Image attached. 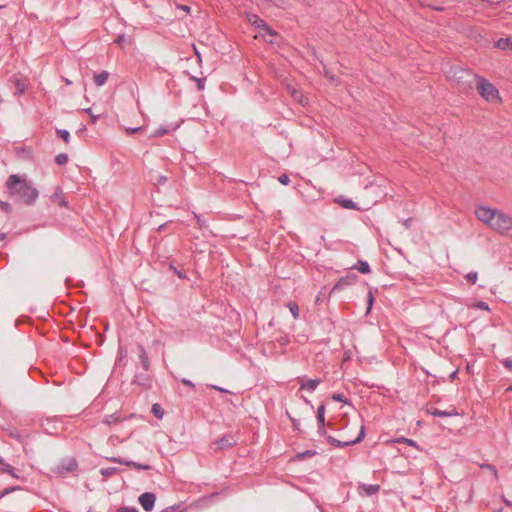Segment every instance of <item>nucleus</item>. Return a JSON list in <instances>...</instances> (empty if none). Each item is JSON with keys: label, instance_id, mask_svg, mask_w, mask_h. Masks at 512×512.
I'll list each match as a JSON object with an SVG mask.
<instances>
[{"label": "nucleus", "instance_id": "de8ad7c7", "mask_svg": "<svg viewBox=\"0 0 512 512\" xmlns=\"http://www.w3.org/2000/svg\"><path fill=\"white\" fill-rule=\"evenodd\" d=\"M66 84H71V82L68 79H65Z\"/></svg>", "mask_w": 512, "mask_h": 512}, {"label": "nucleus", "instance_id": "7ed1b4c3", "mask_svg": "<svg viewBox=\"0 0 512 512\" xmlns=\"http://www.w3.org/2000/svg\"><path fill=\"white\" fill-rule=\"evenodd\" d=\"M475 88L478 94L490 104H501L502 98L497 87L486 78L475 75Z\"/></svg>", "mask_w": 512, "mask_h": 512}, {"label": "nucleus", "instance_id": "4468645a", "mask_svg": "<svg viewBox=\"0 0 512 512\" xmlns=\"http://www.w3.org/2000/svg\"><path fill=\"white\" fill-rule=\"evenodd\" d=\"M109 78V73L107 71H101L99 73L94 74V82L97 86H103Z\"/></svg>", "mask_w": 512, "mask_h": 512}, {"label": "nucleus", "instance_id": "9d476101", "mask_svg": "<svg viewBox=\"0 0 512 512\" xmlns=\"http://www.w3.org/2000/svg\"><path fill=\"white\" fill-rule=\"evenodd\" d=\"M11 81L14 84V86L16 88V92L19 95H23L26 92L28 85L24 78L15 75L12 77Z\"/></svg>", "mask_w": 512, "mask_h": 512}, {"label": "nucleus", "instance_id": "c03bdc74", "mask_svg": "<svg viewBox=\"0 0 512 512\" xmlns=\"http://www.w3.org/2000/svg\"><path fill=\"white\" fill-rule=\"evenodd\" d=\"M368 302H369V307H371V305H372V303H373V296H372V294H371V293L369 294V301H368ZM369 309H370V308H368V310H369Z\"/></svg>", "mask_w": 512, "mask_h": 512}, {"label": "nucleus", "instance_id": "58836bf2", "mask_svg": "<svg viewBox=\"0 0 512 512\" xmlns=\"http://www.w3.org/2000/svg\"><path fill=\"white\" fill-rule=\"evenodd\" d=\"M140 130H141V128H140V127H137V128H128V129H126V132H127L128 134H133V133H136V132H138V131H140Z\"/></svg>", "mask_w": 512, "mask_h": 512}, {"label": "nucleus", "instance_id": "8fccbe9b", "mask_svg": "<svg viewBox=\"0 0 512 512\" xmlns=\"http://www.w3.org/2000/svg\"><path fill=\"white\" fill-rule=\"evenodd\" d=\"M507 390H508V391H512V386H510Z\"/></svg>", "mask_w": 512, "mask_h": 512}, {"label": "nucleus", "instance_id": "4be33fe9", "mask_svg": "<svg viewBox=\"0 0 512 512\" xmlns=\"http://www.w3.org/2000/svg\"><path fill=\"white\" fill-rule=\"evenodd\" d=\"M0 471L2 472H6V473H9V474H12L13 473V467L6 463L3 458L0 457Z\"/></svg>", "mask_w": 512, "mask_h": 512}, {"label": "nucleus", "instance_id": "bb28decb", "mask_svg": "<svg viewBox=\"0 0 512 512\" xmlns=\"http://www.w3.org/2000/svg\"><path fill=\"white\" fill-rule=\"evenodd\" d=\"M482 468L489 470V472H491L493 474L495 479L498 478V471L494 465L486 464V465H483Z\"/></svg>", "mask_w": 512, "mask_h": 512}, {"label": "nucleus", "instance_id": "7c9ffc66", "mask_svg": "<svg viewBox=\"0 0 512 512\" xmlns=\"http://www.w3.org/2000/svg\"><path fill=\"white\" fill-rule=\"evenodd\" d=\"M341 204L344 208H347V209H355L356 208L354 202L350 199L344 200Z\"/></svg>", "mask_w": 512, "mask_h": 512}, {"label": "nucleus", "instance_id": "39448f33", "mask_svg": "<svg viewBox=\"0 0 512 512\" xmlns=\"http://www.w3.org/2000/svg\"><path fill=\"white\" fill-rule=\"evenodd\" d=\"M236 440L231 434H225L221 438L213 442L212 448L214 450H222L233 446Z\"/></svg>", "mask_w": 512, "mask_h": 512}, {"label": "nucleus", "instance_id": "ea45409f", "mask_svg": "<svg viewBox=\"0 0 512 512\" xmlns=\"http://www.w3.org/2000/svg\"><path fill=\"white\" fill-rule=\"evenodd\" d=\"M182 383L186 386H189L191 388H194V384L190 381V380H187V379H183L182 380Z\"/></svg>", "mask_w": 512, "mask_h": 512}, {"label": "nucleus", "instance_id": "20e7f679", "mask_svg": "<svg viewBox=\"0 0 512 512\" xmlns=\"http://www.w3.org/2000/svg\"><path fill=\"white\" fill-rule=\"evenodd\" d=\"M248 22L254 27L260 29V35L270 43H273V37L276 35L271 28L256 14H248L247 15Z\"/></svg>", "mask_w": 512, "mask_h": 512}, {"label": "nucleus", "instance_id": "09e8293b", "mask_svg": "<svg viewBox=\"0 0 512 512\" xmlns=\"http://www.w3.org/2000/svg\"><path fill=\"white\" fill-rule=\"evenodd\" d=\"M16 438H17L18 440L22 441V439L20 438V436H19V435H16Z\"/></svg>", "mask_w": 512, "mask_h": 512}, {"label": "nucleus", "instance_id": "9b49d317", "mask_svg": "<svg viewBox=\"0 0 512 512\" xmlns=\"http://www.w3.org/2000/svg\"><path fill=\"white\" fill-rule=\"evenodd\" d=\"M52 201L59 206H66L67 202L65 201L64 194L60 188H57L52 195Z\"/></svg>", "mask_w": 512, "mask_h": 512}, {"label": "nucleus", "instance_id": "a18cd8bd", "mask_svg": "<svg viewBox=\"0 0 512 512\" xmlns=\"http://www.w3.org/2000/svg\"><path fill=\"white\" fill-rule=\"evenodd\" d=\"M213 389L221 391V392H227L225 389L218 387V386H212Z\"/></svg>", "mask_w": 512, "mask_h": 512}, {"label": "nucleus", "instance_id": "a19ab883", "mask_svg": "<svg viewBox=\"0 0 512 512\" xmlns=\"http://www.w3.org/2000/svg\"><path fill=\"white\" fill-rule=\"evenodd\" d=\"M457 374H458V370L453 371L449 376L450 381H454L457 377Z\"/></svg>", "mask_w": 512, "mask_h": 512}, {"label": "nucleus", "instance_id": "dca6fc26", "mask_svg": "<svg viewBox=\"0 0 512 512\" xmlns=\"http://www.w3.org/2000/svg\"><path fill=\"white\" fill-rule=\"evenodd\" d=\"M317 421L319 423V430H323L325 424V406L323 404L317 409Z\"/></svg>", "mask_w": 512, "mask_h": 512}, {"label": "nucleus", "instance_id": "423d86ee", "mask_svg": "<svg viewBox=\"0 0 512 512\" xmlns=\"http://www.w3.org/2000/svg\"><path fill=\"white\" fill-rule=\"evenodd\" d=\"M156 497L153 493H143L139 497V503L145 511H152L154 508Z\"/></svg>", "mask_w": 512, "mask_h": 512}, {"label": "nucleus", "instance_id": "0eeeda50", "mask_svg": "<svg viewBox=\"0 0 512 512\" xmlns=\"http://www.w3.org/2000/svg\"><path fill=\"white\" fill-rule=\"evenodd\" d=\"M298 382L300 383V390L313 393L321 383V379L298 378Z\"/></svg>", "mask_w": 512, "mask_h": 512}, {"label": "nucleus", "instance_id": "5701e85b", "mask_svg": "<svg viewBox=\"0 0 512 512\" xmlns=\"http://www.w3.org/2000/svg\"><path fill=\"white\" fill-rule=\"evenodd\" d=\"M56 133L57 135L63 140L65 141L66 143L69 142V139H70V133L69 131L65 130V129H57L56 130Z\"/></svg>", "mask_w": 512, "mask_h": 512}, {"label": "nucleus", "instance_id": "37998d69", "mask_svg": "<svg viewBox=\"0 0 512 512\" xmlns=\"http://www.w3.org/2000/svg\"><path fill=\"white\" fill-rule=\"evenodd\" d=\"M175 273L178 275L179 278H185V274H183L181 271L175 270Z\"/></svg>", "mask_w": 512, "mask_h": 512}, {"label": "nucleus", "instance_id": "f03ea898", "mask_svg": "<svg viewBox=\"0 0 512 512\" xmlns=\"http://www.w3.org/2000/svg\"><path fill=\"white\" fill-rule=\"evenodd\" d=\"M5 186L11 196L16 197L27 205L34 204L39 196L38 190L28 180L26 174L10 175Z\"/></svg>", "mask_w": 512, "mask_h": 512}, {"label": "nucleus", "instance_id": "b1692460", "mask_svg": "<svg viewBox=\"0 0 512 512\" xmlns=\"http://www.w3.org/2000/svg\"><path fill=\"white\" fill-rule=\"evenodd\" d=\"M55 162L58 164V165H64L68 162V156L66 154H58L55 158Z\"/></svg>", "mask_w": 512, "mask_h": 512}, {"label": "nucleus", "instance_id": "72a5a7b5", "mask_svg": "<svg viewBox=\"0 0 512 512\" xmlns=\"http://www.w3.org/2000/svg\"><path fill=\"white\" fill-rule=\"evenodd\" d=\"M476 307L479 308V309H482V310H486V311H489V306L486 302L484 301H479L477 304H476Z\"/></svg>", "mask_w": 512, "mask_h": 512}, {"label": "nucleus", "instance_id": "ddd939ff", "mask_svg": "<svg viewBox=\"0 0 512 512\" xmlns=\"http://www.w3.org/2000/svg\"><path fill=\"white\" fill-rule=\"evenodd\" d=\"M360 489L365 493V495L371 496L380 490V486L378 484H363L360 486Z\"/></svg>", "mask_w": 512, "mask_h": 512}, {"label": "nucleus", "instance_id": "cd10ccee", "mask_svg": "<svg viewBox=\"0 0 512 512\" xmlns=\"http://www.w3.org/2000/svg\"><path fill=\"white\" fill-rule=\"evenodd\" d=\"M141 363L144 369L148 368V356L144 350L140 354Z\"/></svg>", "mask_w": 512, "mask_h": 512}, {"label": "nucleus", "instance_id": "f3484780", "mask_svg": "<svg viewBox=\"0 0 512 512\" xmlns=\"http://www.w3.org/2000/svg\"><path fill=\"white\" fill-rule=\"evenodd\" d=\"M496 47L499 49H510L512 50V39L510 38H501L496 42Z\"/></svg>", "mask_w": 512, "mask_h": 512}, {"label": "nucleus", "instance_id": "1a4fd4ad", "mask_svg": "<svg viewBox=\"0 0 512 512\" xmlns=\"http://www.w3.org/2000/svg\"><path fill=\"white\" fill-rule=\"evenodd\" d=\"M180 126V123L178 124H169L167 126H164V127H159L158 129H156L155 131L152 132V134L150 135V137L152 138H158V137H162L166 134H169L175 130H177Z\"/></svg>", "mask_w": 512, "mask_h": 512}, {"label": "nucleus", "instance_id": "c756f323", "mask_svg": "<svg viewBox=\"0 0 512 512\" xmlns=\"http://www.w3.org/2000/svg\"><path fill=\"white\" fill-rule=\"evenodd\" d=\"M478 275L477 272H470L466 275V279L474 284L477 281Z\"/></svg>", "mask_w": 512, "mask_h": 512}, {"label": "nucleus", "instance_id": "412c9836", "mask_svg": "<svg viewBox=\"0 0 512 512\" xmlns=\"http://www.w3.org/2000/svg\"><path fill=\"white\" fill-rule=\"evenodd\" d=\"M357 270L361 273H364V274H367L370 272V266L367 262L365 261H359L357 266H356Z\"/></svg>", "mask_w": 512, "mask_h": 512}, {"label": "nucleus", "instance_id": "2f4dec72", "mask_svg": "<svg viewBox=\"0 0 512 512\" xmlns=\"http://www.w3.org/2000/svg\"><path fill=\"white\" fill-rule=\"evenodd\" d=\"M332 399L336 402H345L346 401L345 396L340 393L333 394Z\"/></svg>", "mask_w": 512, "mask_h": 512}, {"label": "nucleus", "instance_id": "4c0bfd02", "mask_svg": "<svg viewBox=\"0 0 512 512\" xmlns=\"http://www.w3.org/2000/svg\"><path fill=\"white\" fill-rule=\"evenodd\" d=\"M115 42L118 44V45H123V43L125 42V36L124 35H119L117 37V39L115 40Z\"/></svg>", "mask_w": 512, "mask_h": 512}, {"label": "nucleus", "instance_id": "49530a36", "mask_svg": "<svg viewBox=\"0 0 512 512\" xmlns=\"http://www.w3.org/2000/svg\"><path fill=\"white\" fill-rule=\"evenodd\" d=\"M4 239H5V234L4 233H0V241L4 240Z\"/></svg>", "mask_w": 512, "mask_h": 512}, {"label": "nucleus", "instance_id": "aec40b11", "mask_svg": "<svg viewBox=\"0 0 512 512\" xmlns=\"http://www.w3.org/2000/svg\"><path fill=\"white\" fill-rule=\"evenodd\" d=\"M287 307L289 308L293 318L297 319L299 317V307H298L297 303L290 302V303H288Z\"/></svg>", "mask_w": 512, "mask_h": 512}, {"label": "nucleus", "instance_id": "f704fd0d", "mask_svg": "<svg viewBox=\"0 0 512 512\" xmlns=\"http://www.w3.org/2000/svg\"><path fill=\"white\" fill-rule=\"evenodd\" d=\"M117 512H138L134 507H120Z\"/></svg>", "mask_w": 512, "mask_h": 512}, {"label": "nucleus", "instance_id": "f8f14e48", "mask_svg": "<svg viewBox=\"0 0 512 512\" xmlns=\"http://www.w3.org/2000/svg\"><path fill=\"white\" fill-rule=\"evenodd\" d=\"M430 414L437 417H449V416H456L458 415V412L455 409H452L450 411H442L437 408H433L429 410Z\"/></svg>", "mask_w": 512, "mask_h": 512}, {"label": "nucleus", "instance_id": "a878e982", "mask_svg": "<svg viewBox=\"0 0 512 512\" xmlns=\"http://www.w3.org/2000/svg\"><path fill=\"white\" fill-rule=\"evenodd\" d=\"M118 417L114 414H111V415H107L104 419V423L108 424V425H111V424H114L116 422H118Z\"/></svg>", "mask_w": 512, "mask_h": 512}, {"label": "nucleus", "instance_id": "6ab92c4d", "mask_svg": "<svg viewBox=\"0 0 512 512\" xmlns=\"http://www.w3.org/2000/svg\"><path fill=\"white\" fill-rule=\"evenodd\" d=\"M152 413L155 417H157L158 419H161L164 415V410L163 408L161 407L160 404L158 403H155L152 405Z\"/></svg>", "mask_w": 512, "mask_h": 512}, {"label": "nucleus", "instance_id": "6e6552de", "mask_svg": "<svg viewBox=\"0 0 512 512\" xmlns=\"http://www.w3.org/2000/svg\"><path fill=\"white\" fill-rule=\"evenodd\" d=\"M110 462L122 464L125 466L133 467L138 470H150L151 466L147 464H140L133 461L124 460L122 458L112 457L108 459Z\"/></svg>", "mask_w": 512, "mask_h": 512}, {"label": "nucleus", "instance_id": "f257e3e1", "mask_svg": "<svg viewBox=\"0 0 512 512\" xmlns=\"http://www.w3.org/2000/svg\"><path fill=\"white\" fill-rule=\"evenodd\" d=\"M475 215L479 221L497 233L512 238V216L486 205L477 206Z\"/></svg>", "mask_w": 512, "mask_h": 512}, {"label": "nucleus", "instance_id": "e433bc0d", "mask_svg": "<svg viewBox=\"0 0 512 512\" xmlns=\"http://www.w3.org/2000/svg\"><path fill=\"white\" fill-rule=\"evenodd\" d=\"M176 7L178 9H181V10L185 11L186 13H190V11H191V7L187 6V5L178 4Z\"/></svg>", "mask_w": 512, "mask_h": 512}, {"label": "nucleus", "instance_id": "a211bd4d", "mask_svg": "<svg viewBox=\"0 0 512 512\" xmlns=\"http://www.w3.org/2000/svg\"><path fill=\"white\" fill-rule=\"evenodd\" d=\"M396 443H404V444H407L409 446H412L418 450H420V447L419 445L417 444L416 441L412 440V439H409V438H405V437H400V438H397L395 440Z\"/></svg>", "mask_w": 512, "mask_h": 512}, {"label": "nucleus", "instance_id": "473e14b6", "mask_svg": "<svg viewBox=\"0 0 512 512\" xmlns=\"http://www.w3.org/2000/svg\"><path fill=\"white\" fill-rule=\"evenodd\" d=\"M279 182L283 185H288L289 182H290V179H289V176L286 175V174H282L279 178H278Z\"/></svg>", "mask_w": 512, "mask_h": 512}, {"label": "nucleus", "instance_id": "c85d7f7f", "mask_svg": "<svg viewBox=\"0 0 512 512\" xmlns=\"http://www.w3.org/2000/svg\"><path fill=\"white\" fill-rule=\"evenodd\" d=\"M83 111L86 112L90 116L92 123H96L98 121L99 115L93 114L91 108L84 109Z\"/></svg>", "mask_w": 512, "mask_h": 512}, {"label": "nucleus", "instance_id": "c9c22d12", "mask_svg": "<svg viewBox=\"0 0 512 512\" xmlns=\"http://www.w3.org/2000/svg\"><path fill=\"white\" fill-rule=\"evenodd\" d=\"M502 364L512 372V359H504L502 360Z\"/></svg>", "mask_w": 512, "mask_h": 512}, {"label": "nucleus", "instance_id": "393cba45", "mask_svg": "<svg viewBox=\"0 0 512 512\" xmlns=\"http://www.w3.org/2000/svg\"><path fill=\"white\" fill-rule=\"evenodd\" d=\"M117 469L114 468V467H111V468H103L101 469V474L104 476V477H109L111 475H113L114 473H116Z\"/></svg>", "mask_w": 512, "mask_h": 512}, {"label": "nucleus", "instance_id": "79ce46f5", "mask_svg": "<svg viewBox=\"0 0 512 512\" xmlns=\"http://www.w3.org/2000/svg\"><path fill=\"white\" fill-rule=\"evenodd\" d=\"M0 207H2L5 210H9L10 209V204L7 203V202H0Z\"/></svg>", "mask_w": 512, "mask_h": 512}, {"label": "nucleus", "instance_id": "2eb2a0df", "mask_svg": "<svg viewBox=\"0 0 512 512\" xmlns=\"http://www.w3.org/2000/svg\"><path fill=\"white\" fill-rule=\"evenodd\" d=\"M364 434H365L364 433V427L361 426L360 427L359 435L355 439L344 441V442L337 441V446L338 447H343V446H348V445H351V444L358 443V442H360L364 438Z\"/></svg>", "mask_w": 512, "mask_h": 512}]
</instances>
